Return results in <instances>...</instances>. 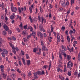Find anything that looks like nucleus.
I'll list each match as a JSON object with an SVG mask.
<instances>
[{
    "label": "nucleus",
    "mask_w": 80,
    "mask_h": 80,
    "mask_svg": "<svg viewBox=\"0 0 80 80\" xmlns=\"http://www.w3.org/2000/svg\"><path fill=\"white\" fill-rule=\"evenodd\" d=\"M72 66H73V63L71 61H69L68 62L67 65V67H68L69 68H71L72 67Z\"/></svg>",
    "instance_id": "1"
},
{
    "label": "nucleus",
    "mask_w": 80,
    "mask_h": 80,
    "mask_svg": "<svg viewBox=\"0 0 80 80\" xmlns=\"http://www.w3.org/2000/svg\"><path fill=\"white\" fill-rule=\"evenodd\" d=\"M37 33L38 36V37H39V35L40 38H42V39H43V34H42V33L40 32H39L38 31L37 32Z\"/></svg>",
    "instance_id": "2"
},
{
    "label": "nucleus",
    "mask_w": 80,
    "mask_h": 80,
    "mask_svg": "<svg viewBox=\"0 0 80 80\" xmlns=\"http://www.w3.org/2000/svg\"><path fill=\"white\" fill-rule=\"evenodd\" d=\"M3 27L6 31H8V30H9V28H8V27L6 24L3 25Z\"/></svg>",
    "instance_id": "3"
},
{
    "label": "nucleus",
    "mask_w": 80,
    "mask_h": 80,
    "mask_svg": "<svg viewBox=\"0 0 80 80\" xmlns=\"http://www.w3.org/2000/svg\"><path fill=\"white\" fill-rule=\"evenodd\" d=\"M12 11L13 12H17V8L15 7H14L13 8H11Z\"/></svg>",
    "instance_id": "4"
},
{
    "label": "nucleus",
    "mask_w": 80,
    "mask_h": 80,
    "mask_svg": "<svg viewBox=\"0 0 80 80\" xmlns=\"http://www.w3.org/2000/svg\"><path fill=\"white\" fill-rule=\"evenodd\" d=\"M2 51V53H4V54H7V53H8V51L5 49H3Z\"/></svg>",
    "instance_id": "5"
},
{
    "label": "nucleus",
    "mask_w": 80,
    "mask_h": 80,
    "mask_svg": "<svg viewBox=\"0 0 80 80\" xmlns=\"http://www.w3.org/2000/svg\"><path fill=\"white\" fill-rule=\"evenodd\" d=\"M42 49L43 50H44V51H48V49H47V48L45 46H43L42 48Z\"/></svg>",
    "instance_id": "6"
},
{
    "label": "nucleus",
    "mask_w": 80,
    "mask_h": 80,
    "mask_svg": "<svg viewBox=\"0 0 80 80\" xmlns=\"http://www.w3.org/2000/svg\"><path fill=\"white\" fill-rule=\"evenodd\" d=\"M39 28L41 31H42L43 30V26L42 25L40 24L39 26Z\"/></svg>",
    "instance_id": "7"
},
{
    "label": "nucleus",
    "mask_w": 80,
    "mask_h": 80,
    "mask_svg": "<svg viewBox=\"0 0 80 80\" xmlns=\"http://www.w3.org/2000/svg\"><path fill=\"white\" fill-rule=\"evenodd\" d=\"M44 21V23H46V19H43V17H42V24H43V21Z\"/></svg>",
    "instance_id": "8"
},
{
    "label": "nucleus",
    "mask_w": 80,
    "mask_h": 80,
    "mask_svg": "<svg viewBox=\"0 0 80 80\" xmlns=\"http://www.w3.org/2000/svg\"><path fill=\"white\" fill-rule=\"evenodd\" d=\"M67 57L68 58V61H69V60H70V59H71V56L67 55Z\"/></svg>",
    "instance_id": "9"
},
{
    "label": "nucleus",
    "mask_w": 80,
    "mask_h": 80,
    "mask_svg": "<svg viewBox=\"0 0 80 80\" xmlns=\"http://www.w3.org/2000/svg\"><path fill=\"white\" fill-rule=\"evenodd\" d=\"M62 49H64V51H67V48L66 47H64L62 45Z\"/></svg>",
    "instance_id": "10"
},
{
    "label": "nucleus",
    "mask_w": 80,
    "mask_h": 80,
    "mask_svg": "<svg viewBox=\"0 0 80 80\" xmlns=\"http://www.w3.org/2000/svg\"><path fill=\"white\" fill-rule=\"evenodd\" d=\"M3 41H2V39L1 38H0V45H2Z\"/></svg>",
    "instance_id": "11"
},
{
    "label": "nucleus",
    "mask_w": 80,
    "mask_h": 80,
    "mask_svg": "<svg viewBox=\"0 0 80 80\" xmlns=\"http://www.w3.org/2000/svg\"><path fill=\"white\" fill-rule=\"evenodd\" d=\"M34 74V77L36 78H38V76H37V74L36 72L33 73Z\"/></svg>",
    "instance_id": "12"
},
{
    "label": "nucleus",
    "mask_w": 80,
    "mask_h": 80,
    "mask_svg": "<svg viewBox=\"0 0 80 80\" xmlns=\"http://www.w3.org/2000/svg\"><path fill=\"white\" fill-rule=\"evenodd\" d=\"M2 75V77H3V78H4V79H5V78H6L7 77V75H6L4 73H3Z\"/></svg>",
    "instance_id": "13"
},
{
    "label": "nucleus",
    "mask_w": 80,
    "mask_h": 80,
    "mask_svg": "<svg viewBox=\"0 0 80 80\" xmlns=\"http://www.w3.org/2000/svg\"><path fill=\"white\" fill-rule=\"evenodd\" d=\"M27 63L28 65H30V60H28L27 61Z\"/></svg>",
    "instance_id": "14"
},
{
    "label": "nucleus",
    "mask_w": 80,
    "mask_h": 80,
    "mask_svg": "<svg viewBox=\"0 0 80 80\" xmlns=\"http://www.w3.org/2000/svg\"><path fill=\"white\" fill-rule=\"evenodd\" d=\"M10 18L11 20H14V18H15V16L11 15L10 17Z\"/></svg>",
    "instance_id": "15"
},
{
    "label": "nucleus",
    "mask_w": 80,
    "mask_h": 80,
    "mask_svg": "<svg viewBox=\"0 0 80 80\" xmlns=\"http://www.w3.org/2000/svg\"><path fill=\"white\" fill-rule=\"evenodd\" d=\"M11 76L12 77V78L13 79V78H15V74L12 73V75H11Z\"/></svg>",
    "instance_id": "16"
},
{
    "label": "nucleus",
    "mask_w": 80,
    "mask_h": 80,
    "mask_svg": "<svg viewBox=\"0 0 80 80\" xmlns=\"http://www.w3.org/2000/svg\"><path fill=\"white\" fill-rule=\"evenodd\" d=\"M48 65H45L43 67H42V68L44 69H46L47 68H48Z\"/></svg>",
    "instance_id": "17"
},
{
    "label": "nucleus",
    "mask_w": 80,
    "mask_h": 80,
    "mask_svg": "<svg viewBox=\"0 0 80 80\" xmlns=\"http://www.w3.org/2000/svg\"><path fill=\"white\" fill-rule=\"evenodd\" d=\"M22 62H23V64L24 65H26V63L25 62V59H23V58H22Z\"/></svg>",
    "instance_id": "18"
},
{
    "label": "nucleus",
    "mask_w": 80,
    "mask_h": 80,
    "mask_svg": "<svg viewBox=\"0 0 80 80\" xmlns=\"http://www.w3.org/2000/svg\"><path fill=\"white\" fill-rule=\"evenodd\" d=\"M78 60L79 61H80V53H79L78 54Z\"/></svg>",
    "instance_id": "19"
},
{
    "label": "nucleus",
    "mask_w": 80,
    "mask_h": 80,
    "mask_svg": "<svg viewBox=\"0 0 80 80\" xmlns=\"http://www.w3.org/2000/svg\"><path fill=\"white\" fill-rule=\"evenodd\" d=\"M59 78L60 79H61V80H65V78H64V77H62H62H61V76L60 75H59Z\"/></svg>",
    "instance_id": "20"
},
{
    "label": "nucleus",
    "mask_w": 80,
    "mask_h": 80,
    "mask_svg": "<svg viewBox=\"0 0 80 80\" xmlns=\"http://www.w3.org/2000/svg\"><path fill=\"white\" fill-rule=\"evenodd\" d=\"M41 73V72H40V71H38V72H36V73L37 74H38V75H40V73Z\"/></svg>",
    "instance_id": "21"
},
{
    "label": "nucleus",
    "mask_w": 80,
    "mask_h": 80,
    "mask_svg": "<svg viewBox=\"0 0 80 80\" xmlns=\"http://www.w3.org/2000/svg\"><path fill=\"white\" fill-rule=\"evenodd\" d=\"M74 3V0H71V5H72V4H73Z\"/></svg>",
    "instance_id": "22"
},
{
    "label": "nucleus",
    "mask_w": 80,
    "mask_h": 80,
    "mask_svg": "<svg viewBox=\"0 0 80 80\" xmlns=\"http://www.w3.org/2000/svg\"><path fill=\"white\" fill-rule=\"evenodd\" d=\"M59 58H60V59L62 60V55L61 54H60V52H59Z\"/></svg>",
    "instance_id": "23"
},
{
    "label": "nucleus",
    "mask_w": 80,
    "mask_h": 80,
    "mask_svg": "<svg viewBox=\"0 0 80 80\" xmlns=\"http://www.w3.org/2000/svg\"><path fill=\"white\" fill-rule=\"evenodd\" d=\"M2 34L3 35H5L6 34H7V32L5 31H3V32H2Z\"/></svg>",
    "instance_id": "24"
},
{
    "label": "nucleus",
    "mask_w": 80,
    "mask_h": 80,
    "mask_svg": "<svg viewBox=\"0 0 80 80\" xmlns=\"http://www.w3.org/2000/svg\"><path fill=\"white\" fill-rule=\"evenodd\" d=\"M57 70L58 72H60V71L61 72H62V70L61 69H60L59 68H57Z\"/></svg>",
    "instance_id": "25"
},
{
    "label": "nucleus",
    "mask_w": 80,
    "mask_h": 80,
    "mask_svg": "<svg viewBox=\"0 0 80 80\" xmlns=\"http://www.w3.org/2000/svg\"><path fill=\"white\" fill-rule=\"evenodd\" d=\"M0 68L1 70H3V68H4V66H3V65H1L0 66Z\"/></svg>",
    "instance_id": "26"
},
{
    "label": "nucleus",
    "mask_w": 80,
    "mask_h": 80,
    "mask_svg": "<svg viewBox=\"0 0 80 80\" xmlns=\"http://www.w3.org/2000/svg\"><path fill=\"white\" fill-rule=\"evenodd\" d=\"M36 32L32 31V35H33V36H35V35H36Z\"/></svg>",
    "instance_id": "27"
},
{
    "label": "nucleus",
    "mask_w": 80,
    "mask_h": 80,
    "mask_svg": "<svg viewBox=\"0 0 80 80\" xmlns=\"http://www.w3.org/2000/svg\"><path fill=\"white\" fill-rule=\"evenodd\" d=\"M68 75L69 76H71V73H72V72L71 71H70V72H69L68 71Z\"/></svg>",
    "instance_id": "28"
},
{
    "label": "nucleus",
    "mask_w": 80,
    "mask_h": 80,
    "mask_svg": "<svg viewBox=\"0 0 80 80\" xmlns=\"http://www.w3.org/2000/svg\"><path fill=\"white\" fill-rule=\"evenodd\" d=\"M32 34H30L27 37L28 39L29 38H30L32 37Z\"/></svg>",
    "instance_id": "29"
},
{
    "label": "nucleus",
    "mask_w": 80,
    "mask_h": 80,
    "mask_svg": "<svg viewBox=\"0 0 80 80\" xmlns=\"http://www.w3.org/2000/svg\"><path fill=\"white\" fill-rule=\"evenodd\" d=\"M1 54L2 57H3V58H5V53L2 52L1 53Z\"/></svg>",
    "instance_id": "30"
},
{
    "label": "nucleus",
    "mask_w": 80,
    "mask_h": 80,
    "mask_svg": "<svg viewBox=\"0 0 80 80\" xmlns=\"http://www.w3.org/2000/svg\"><path fill=\"white\" fill-rule=\"evenodd\" d=\"M49 67L48 68V70H50V66H51V65H52V62H50L49 63Z\"/></svg>",
    "instance_id": "31"
},
{
    "label": "nucleus",
    "mask_w": 80,
    "mask_h": 80,
    "mask_svg": "<svg viewBox=\"0 0 80 80\" xmlns=\"http://www.w3.org/2000/svg\"><path fill=\"white\" fill-rule=\"evenodd\" d=\"M8 33L9 34H11L12 33V30H11L8 31Z\"/></svg>",
    "instance_id": "32"
},
{
    "label": "nucleus",
    "mask_w": 80,
    "mask_h": 80,
    "mask_svg": "<svg viewBox=\"0 0 80 80\" xmlns=\"http://www.w3.org/2000/svg\"><path fill=\"white\" fill-rule=\"evenodd\" d=\"M22 35H25L27 33V32L25 31H24L23 32H22Z\"/></svg>",
    "instance_id": "33"
},
{
    "label": "nucleus",
    "mask_w": 80,
    "mask_h": 80,
    "mask_svg": "<svg viewBox=\"0 0 80 80\" xmlns=\"http://www.w3.org/2000/svg\"><path fill=\"white\" fill-rule=\"evenodd\" d=\"M74 75L76 76L78 75V72L76 71L74 72Z\"/></svg>",
    "instance_id": "34"
},
{
    "label": "nucleus",
    "mask_w": 80,
    "mask_h": 80,
    "mask_svg": "<svg viewBox=\"0 0 80 80\" xmlns=\"http://www.w3.org/2000/svg\"><path fill=\"white\" fill-rule=\"evenodd\" d=\"M26 58H27V59H28V58H29V56H28V54H26Z\"/></svg>",
    "instance_id": "35"
},
{
    "label": "nucleus",
    "mask_w": 80,
    "mask_h": 80,
    "mask_svg": "<svg viewBox=\"0 0 80 80\" xmlns=\"http://www.w3.org/2000/svg\"><path fill=\"white\" fill-rule=\"evenodd\" d=\"M68 40V42H70V38L68 36L67 37V40Z\"/></svg>",
    "instance_id": "36"
},
{
    "label": "nucleus",
    "mask_w": 80,
    "mask_h": 80,
    "mask_svg": "<svg viewBox=\"0 0 80 80\" xmlns=\"http://www.w3.org/2000/svg\"><path fill=\"white\" fill-rule=\"evenodd\" d=\"M62 4L63 7H64L66 5V4H65V2H63V3H62Z\"/></svg>",
    "instance_id": "37"
},
{
    "label": "nucleus",
    "mask_w": 80,
    "mask_h": 80,
    "mask_svg": "<svg viewBox=\"0 0 80 80\" xmlns=\"http://www.w3.org/2000/svg\"><path fill=\"white\" fill-rule=\"evenodd\" d=\"M37 48H34L33 49V52L35 53L37 51Z\"/></svg>",
    "instance_id": "38"
},
{
    "label": "nucleus",
    "mask_w": 80,
    "mask_h": 80,
    "mask_svg": "<svg viewBox=\"0 0 80 80\" xmlns=\"http://www.w3.org/2000/svg\"><path fill=\"white\" fill-rule=\"evenodd\" d=\"M61 30H65V27L64 26H62V28H61Z\"/></svg>",
    "instance_id": "39"
},
{
    "label": "nucleus",
    "mask_w": 80,
    "mask_h": 80,
    "mask_svg": "<svg viewBox=\"0 0 80 80\" xmlns=\"http://www.w3.org/2000/svg\"><path fill=\"white\" fill-rule=\"evenodd\" d=\"M44 74V71H42L41 73V72L40 73V75H43Z\"/></svg>",
    "instance_id": "40"
},
{
    "label": "nucleus",
    "mask_w": 80,
    "mask_h": 80,
    "mask_svg": "<svg viewBox=\"0 0 80 80\" xmlns=\"http://www.w3.org/2000/svg\"><path fill=\"white\" fill-rule=\"evenodd\" d=\"M41 44L42 47H43V41H42L41 42Z\"/></svg>",
    "instance_id": "41"
},
{
    "label": "nucleus",
    "mask_w": 80,
    "mask_h": 80,
    "mask_svg": "<svg viewBox=\"0 0 80 80\" xmlns=\"http://www.w3.org/2000/svg\"><path fill=\"white\" fill-rule=\"evenodd\" d=\"M23 27L24 29H27V25L24 26Z\"/></svg>",
    "instance_id": "42"
},
{
    "label": "nucleus",
    "mask_w": 80,
    "mask_h": 80,
    "mask_svg": "<svg viewBox=\"0 0 80 80\" xmlns=\"http://www.w3.org/2000/svg\"><path fill=\"white\" fill-rule=\"evenodd\" d=\"M21 52L22 53V55H24V54H25V52H23V51L21 50Z\"/></svg>",
    "instance_id": "43"
},
{
    "label": "nucleus",
    "mask_w": 80,
    "mask_h": 80,
    "mask_svg": "<svg viewBox=\"0 0 80 80\" xmlns=\"http://www.w3.org/2000/svg\"><path fill=\"white\" fill-rule=\"evenodd\" d=\"M62 55H64V57H66L67 55L65 53L62 54Z\"/></svg>",
    "instance_id": "44"
},
{
    "label": "nucleus",
    "mask_w": 80,
    "mask_h": 80,
    "mask_svg": "<svg viewBox=\"0 0 80 80\" xmlns=\"http://www.w3.org/2000/svg\"><path fill=\"white\" fill-rule=\"evenodd\" d=\"M19 64L21 67H22V62H21L20 61H19Z\"/></svg>",
    "instance_id": "45"
},
{
    "label": "nucleus",
    "mask_w": 80,
    "mask_h": 80,
    "mask_svg": "<svg viewBox=\"0 0 80 80\" xmlns=\"http://www.w3.org/2000/svg\"><path fill=\"white\" fill-rule=\"evenodd\" d=\"M18 10L19 13H21V9L20 8H18Z\"/></svg>",
    "instance_id": "46"
},
{
    "label": "nucleus",
    "mask_w": 80,
    "mask_h": 80,
    "mask_svg": "<svg viewBox=\"0 0 80 80\" xmlns=\"http://www.w3.org/2000/svg\"><path fill=\"white\" fill-rule=\"evenodd\" d=\"M30 12V13H32V8L29 7V8Z\"/></svg>",
    "instance_id": "47"
},
{
    "label": "nucleus",
    "mask_w": 80,
    "mask_h": 80,
    "mask_svg": "<svg viewBox=\"0 0 80 80\" xmlns=\"http://www.w3.org/2000/svg\"><path fill=\"white\" fill-rule=\"evenodd\" d=\"M11 8H13V3H11Z\"/></svg>",
    "instance_id": "48"
},
{
    "label": "nucleus",
    "mask_w": 80,
    "mask_h": 80,
    "mask_svg": "<svg viewBox=\"0 0 80 80\" xmlns=\"http://www.w3.org/2000/svg\"><path fill=\"white\" fill-rule=\"evenodd\" d=\"M38 19L39 21H40L41 20V17L40 16H38Z\"/></svg>",
    "instance_id": "49"
},
{
    "label": "nucleus",
    "mask_w": 80,
    "mask_h": 80,
    "mask_svg": "<svg viewBox=\"0 0 80 80\" xmlns=\"http://www.w3.org/2000/svg\"><path fill=\"white\" fill-rule=\"evenodd\" d=\"M12 39H13V40H16V38H15V37L14 36H13L12 37Z\"/></svg>",
    "instance_id": "50"
},
{
    "label": "nucleus",
    "mask_w": 80,
    "mask_h": 80,
    "mask_svg": "<svg viewBox=\"0 0 80 80\" xmlns=\"http://www.w3.org/2000/svg\"><path fill=\"white\" fill-rule=\"evenodd\" d=\"M31 75H32V74H31V72H29L28 74V77H30V76Z\"/></svg>",
    "instance_id": "51"
},
{
    "label": "nucleus",
    "mask_w": 80,
    "mask_h": 80,
    "mask_svg": "<svg viewBox=\"0 0 80 80\" xmlns=\"http://www.w3.org/2000/svg\"><path fill=\"white\" fill-rule=\"evenodd\" d=\"M32 28V26H28V29H31Z\"/></svg>",
    "instance_id": "52"
},
{
    "label": "nucleus",
    "mask_w": 80,
    "mask_h": 80,
    "mask_svg": "<svg viewBox=\"0 0 80 80\" xmlns=\"http://www.w3.org/2000/svg\"><path fill=\"white\" fill-rule=\"evenodd\" d=\"M65 33H66L67 35H68V31L66 30Z\"/></svg>",
    "instance_id": "53"
},
{
    "label": "nucleus",
    "mask_w": 80,
    "mask_h": 80,
    "mask_svg": "<svg viewBox=\"0 0 80 80\" xmlns=\"http://www.w3.org/2000/svg\"><path fill=\"white\" fill-rule=\"evenodd\" d=\"M1 7H2V8L3 10H4V8H5V6L4 5H2Z\"/></svg>",
    "instance_id": "54"
},
{
    "label": "nucleus",
    "mask_w": 80,
    "mask_h": 80,
    "mask_svg": "<svg viewBox=\"0 0 80 80\" xmlns=\"http://www.w3.org/2000/svg\"><path fill=\"white\" fill-rule=\"evenodd\" d=\"M66 5H69V2H66Z\"/></svg>",
    "instance_id": "55"
},
{
    "label": "nucleus",
    "mask_w": 80,
    "mask_h": 80,
    "mask_svg": "<svg viewBox=\"0 0 80 80\" xmlns=\"http://www.w3.org/2000/svg\"><path fill=\"white\" fill-rule=\"evenodd\" d=\"M51 32H53V30L54 29L53 27H51Z\"/></svg>",
    "instance_id": "56"
},
{
    "label": "nucleus",
    "mask_w": 80,
    "mask_h": 80,
    "mask_svg": "<svg viewBox=\"0 0 80 80\" xmlns=\"http://www.w3.org/2000/svg\"><path fill=\"white\" fill-rule=\"evenodd\" d=\"M13 52L14 54H15V55L16 54V51H15V50H14L13 51Z\"/></svg>",
    "instance_id": "57"
},
{
    "label": "nucleus",
    "mask_w": 80,
    "mask_h": 80,
    "mask_svg": "<svg viewBox=\"0 0 80 80\" xmlns=\"http://www.w3.org/2000/svg\"><path fill=\"white\" fill-rule=\"evenodd\" d=\"M73 31L70 30L69 31V33H73Z\"/></svg>",
    "instance_id": "58"
},
{
    "label": "nucleus",
    "mask_w": 80,
    "mask_h": 80,
    "mask_svg": "<svg viewBox=\"0 0 80 80\" xmlns=\"http://www.w3.org/2000/svg\"><path fill=\"white\" fill-rule=\"evenodd\" d=\"M15 49L17 50V51H18V50H19L18 48H17V47H16L15 48Z\"/></svg>",
    "instance_id": "59"
},
{
    "label": "nucleus",
    "mask_w": 80,
    "mask_h": 80,
    "mask_svg": "<svg viewBox=\"0 0 80 80\" xmlns=\"http://www.w3.org/2000/svg\"><path fill=\"white\" fill-rule=\"evenodd\" d=\"M74 44H77V41H74Z\"/></svg>",
    "instance_id": "60"
},
{
    "label": "nucleus",
    "mask_w": 80,
    "mask_h": 80,
    "mask_svg": "<svg viewBox=\"0 0 80 80\" xmlns=\"http://www.w3.org/2000/svg\"><path fill=\"white\" fill-rule=\"evenodd\" d=\"M22 23L20 24V25H19V27H20L21 26V28H22Z\"/></svg>",
    "instance_id": "61"
},
{
    "label": "nucleus",
    "mask_w": 80,
    "mask_h": 80,
    "mask_svg": "<svg viewBox=\"0 0 80 80\" xmlns=\"http://www.w3.org/2000/svg\"><path fill=\"white\" fill-rule=\"evenodd\" d=\"M80 77V72L78 74V78H79Z\"/></svg>",
    "instance_id": "62"
},
{
    "label": "nucleus",
    "mask_w": 80,
    "mask_h": 80,
    "mask_svg": "<svg viewBox=\"0 0 80 80\" xmlns=\"http://www.w3.org/2000/svg\"><path fill=\"white\" fill-rule=\"evenodd\" d=\"M44 37H47V34H46V33H44Z\"/></svg>",
    "instance_id": "63"
},
{
    "label": "nucleus",
    "mask_w": 80,
    "mask_h": 80,
    "mask_svg": "<svg viewBox=\"0 0 80 80\" xmlns=\"http://www.w3.org/2000/svg\"><path fill=\"white\" fill-rule=\"evenodd\" d=\"M59 10H63V8H59Z\"/></svg>",
    "instance_id": "64"
}]
</instances>
